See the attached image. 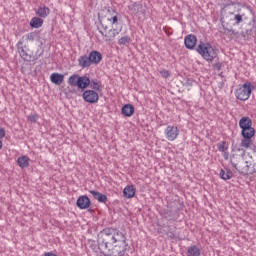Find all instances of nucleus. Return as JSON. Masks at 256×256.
Masks as SVG:
<instances>
[{
    "label": "nucleus",
    "instance_id": "f257e3e1",
    "mask_svg": "<svg viewBox=\"0 0 256 256\" xmlns=\"http://www.w3.org/2000/svg\"><path fill=\"white\" fill-rule=\"evenodd\" d=\"M127 236L119 230L105 228L98 234V249L104 256H125Z\"/></svg>",
    "mask_w": 256,
    "mask_h": 256
},
{
    "label": "nucleus",
    "instance_id": "f03ea898",
    "mask_svg": "<svg viewBox=\"0 0 256 256\" xmlns=\"http://www.w3.org/2000/svg\"><path fill=\"white\" fill-rule=\"evenodd\" d=\"M239 127L241 130L242 140L241 147L244 149H251L256 153V146L253 143V137H255V128H253V121L249 117H242L239 120Z\"/></svg>",
    "mask_w": 256,
    "mask_h": 256
},
{
    "label": "nucleus",
    "instance_id": "7ed1b4c3",
    "mask_svg": "<svg viewBox=\"0 0 256 256\" xmlns=\"http://www.w3.org/2000/svg\"><path fill=\"white\" fill-rule=\"evenodd\" d=\"M196 51L207 63H213V61L219 59V51L210 43L200 42Z\"/></svg>",
    "mask_w": 256,
    "mask_h": 256
},
{
    "label": "nucleus",
    "instance_id": "20e7f679",
    "mask_svg": "<svg viewBox=\"0 0 256 256\" xmlns=\"http://www.w3.org/2000/svg\"><path fill=\"white\" fill-rule=\"evenodd\" d=\"M98 31L104 37L105 41H113L116 35H119V30L115 28L109 29V26L103 21L99 22Z\"/></svg>",
    "mask_w": 256,
    "mask_h": 256
},
{
    "label": "nucleus",
    "instance_id": "39448f33",
    "mask_svg": "<svg viewBox=\"0 0 256 256\" xmlns=\"http://www.w3.org/2000/svg\"><path fill=\"white\" fill-rule=\"evenodd\" d=\"M251 84L245 83L235 90L234 95L239 101H247L251 97Z\"/></svg>",
    "mask_w": 256,
    "mask_h": 256
},
{
    "label": "nucleus",
    "instance_id": "423d86ee",
    "mask_svg": "<svg viewBox=\"0 0 256 256\" xmlns=\"http://www.w3.org/2000/svg\"><path fill=\"white\" fill-rule=\"evenodd\" d=\"M235 157H236L235 154L231 156L230 163L232 167H234L236 171H239V173H242L243 175H247V173H249V162H247L243 157L238 156L239 161L238 163H235V161H233Z\"/></svg>",
    "mask_w": 256,
    "mask_h": 256
},
{
    "label": "nucleus",
    "instance_id": "0eeeda50",
    "mask_svg": "<svg viewBox=\"0 0 256 256\" xmlns=\"http://www.w3.org/2000/svg\"><path fill=\"white\" fill-rule=\"evenodd\" d=\"M82 98L85 103H90V105H94L99 102V93L95 90H85L82 94Z\"/></svg>",
    "mask_w": 256,
    "mask_h": 256
},
{
    "label": "nucleus",
    "instance_id": "6e6552de",
    "mask_svg": "<svg viewBox=\"0 0 256 256\" xmlns=\"http://www.w3.org/2000/svg\"><path fill=\"white\" fill-rule=\"evenodd\" d=\"M164 135L168 141H175L179 137V128L177 126L169 125L164 130Z\"/></svg>",
    "mask_w": 256,
    "mask_h": 256
},
{
    "label": "nucleus",
    "instance_id": "1a4fd4ad",
    "mask_svg": "<svg viewBox=\"0 0 256 256\" xmlns=\"http://www.w3.org/2000/svg\"><path fill=\"white\" fill-rule=\"evenodd\" d=\"M128 11H130L131 15H145V13H147L145 6L137 2L130 4L128 6Z\"/></svg>",
    "mask_w": 256,
    "mask_h": 256
},
{
    "label": "nucleus",
    "instance_id": "9d476101",
    "mask_svg": "<svg viewBox=\"0 0 256 256\" xmlns=\"http://www.w3.org/2000/svg\"><path fill=\"white\" fill-rule=\"evenodd\" d=\"M91 65H99L103 61V55L97 50H93L88 55Z\"/></svg>",
    "mask_w": 256,
    "mask_h": 256
},
{
    "label": "nucleus",
    "instance_id": "9b49d317",
    "mask_svg": "<svg viewBox=\"0 0 256 256\" xmlns=\"http://www.w3.org/2000/svg\"><path fill=\"white\" fill-rule=\"evenodd\" d=\"M184 45L186 49H190V50L195 49V46L197 45V36L193 34L187 35L184 38Z\"/></svg>",
    "mask_w": 256,
    "mask_h": 256
},
{
    "label": "nucleus",
    "instance_id": "f8f14e48",
    "mask_svg": "<svg viewBox=\"0 0 256 256\" xmlns=\"http://www.w3.org/2000/svg\"><path fill=\"white\" fill-rule=\"evenodd\" d=\"M76 205L79 209H89V207H91V199L86 195L80 196L77 199Z\"/></svg>",
    "mask_w": 256,
    "mask_h": 256
},
{
    "label": "nucleus",
    "instance_id": "ddd939ff",
    "mask_svg": "<svg viewBox=\"0 0 256 256\" xmlns=\"http://www.w3.org/2000/svg\"><path fill=\"white\" fill-rule=\"evenodd\" d=\"M16 47L18 49L20 57H22L24 61H31V55L27 54L25 52V48H23V40H19L16 44Z\"/></svg>",
    "mask_w": 256,
    "mask_h": 256
},
{
    "label": "nucleus",
    "instance_id": "4468645a",
    "mask_svg": "<svg viewBox=\"0 0 256 256\" xmlns=\"http://www.w3.org/2000/svg\"><path fill=\"white\" fill-rule=\"evenodd\" d=\"M78 65L81 69H89L91 67V60L88 55H82L78 58Z\"/></svg>",
    "mask_w": 256,
    "mask_h": 256
},
{
    "label": "nucleus",
    "instance_id": "2eb2a0df",
    "mask_svg": "<svg viewBox=\"0 0 256 256\" xmlns=\"http://www.w3.org/2000/svg\"><path fill=\"white\" fill-rule=\"evenodd\" d=\"M135 193H137V190L133 185H128L123 190V195L126 199H133V197H135Z\"/></svg>",
    "mask_w": 256,
    "mask_h": 256
},
{
    "label": "nucleus",
    "instance_id": "dca6fc26",
    "mask_svg": "<svg viewBox=\"0 0 256 256\" xmlns=\"http://www.w3.org/2000/svg\"><path fill=\"white\" fill-rule=\"evenodd\" d=\"M89 193L94 197V199H96L98 203H107V195L95 190H90Z\"/></svg>",
    "mask_w": 256,
    "mask_h": 256
},
{
    "label": "nucleus",
    "instance_id": "f3484780",
    "mask_svg": "<svg viewBox=\"0 0 256 256\" xmlns=\"http://www.w3.org/2000/svg\"><path fill=\"white\" fill-rule=\"evenodd\" d=\"M91 85V79L87 76H80L78 79V89H87Z\"/></svg>",
    "mask_w": 256,
    "mask_h": 256
},
{
    "label": "nucleus",
    "instance_id": "a211bd4d",
    "mask_svg": "<svg viewBox=\"0 0 256 256\" xmlns=\"http://www.w3.org/2000/svg\"><path fill=\"white\" fill-rule=\"evenodd\" d=\"M49 13H51V9H49V7H47V6H40L36 10V15L38 17H40L41 19L47 18L49 16Z\"/></svg>",
    "mask_w": 256,
    "mask_h": 256
},
{
    "label": "nucleus",
    "instance_id": "6ab92c4d",
    "mask_svg": "<svg viewBox=\"0 0 256 256\" xmlns=\"http://www.w3.org/2000/svg\"><path fill=\"white\" fill-rule=\"evenodd\" d=\"M133 113H135V107H133V105L125 104L122 107V115H124V117H133Z\"/></svg>",
    "mask_w": 256,
    "mask_h": 256
},
{
    "label": "nucleus",
    "instance_id": "aec40b11",
    "mask_svg": "<svg viewBox=\"0 0 256 256\" xmlns=\"http://www.w3.org/2000/svg\"><path fill=\"white\" fill-rule=\"evenodd\" d=\"M63 79H65V76L59 73H52L50 76V81L55 85H61V83H63Z\"/></svg>",
    "mask_w": 256,
    "mask_h": 256
},
{
    "label": "nucleus",
    "instance_id": "412c9836",
    "mask_svg": "<svg viewBox=\"0 0 256 256\" xmlns=\"http://www.w3.org/2000/svg\"><path fill=\"white\" fill-rule=\"evenodd\" d=\"M30 27H32L33 29H39L43 27V19L39 17H33L30 20Z\"/></svg>",
    "mask_w": 256,
    "mask_h": 256
},
{
    "label": "nucleus",
    "instance_id": "4be33fe9",
    "mask_svg": "<svg viewBox=\"0 0 256 256\" xmlns=\"http://www.w3.org/2000/svg\"><path fill=\"white\" fill-rule=\"evenodd\" d=\"M29 161L30 159L27 156H21L17 159V163L21 169L29 167Z\"/></svg>",
    "mask_w": 256,
    "mask_h": 256
},
{
    "label": "nucleus",
    "instance_id": "5701e85b",
    "mask_svg": "<svg viewBox=\"0 0 256 256\" xmlns=\"http://www.w3.org/2000/svg\"><path fill=\"white\" fill-rule=\"evenodd\" d=\"M187 256H201V249L197 246H190L187 250Z\"/></svg>",
    "mask_w": 256,
    "mask_h": 256
},
{
    "label": "nucleus",
    "instance_id": "b1692460",
    "mask_svg": "<svg viewBox=\"0 0 256 256\" xmlns=\"http://www.w3.org/2000/svg\"><path fill=\"white\" fill-rule=\"evenodd\" d=\"M217 149L220 153L229 151V142L221 141L217 144Z\"/></svg>",
    "mask_w": 256,
    "mask_h": 256
},
{
    "label": "nucleus",
    "instance_id": "393cba45",
    "mask_svg": "<svg viewBox=\"0 0 256 256\" xmlns=\"http://www.w3.org/2000/svg\"><path fill=\"white\" fill-rule=\"evenodd\" d=\"M220 177L224 181H229V179H231L233 177V172H231V170H223L222 169L220 171Z\"/></svg>",
    "mask_w": 256,
    "mask_h": 256
},
{
    "label": "nucleus",
    "instance_id": "a878e982",
    "mask_svg": "<svg viewBox=\"0 0 256 256\" xmlns=\"http://www.w3.org/2000/svg\"><path fill=\"white\" fill-rule=\"evenodd\" d=\"M81 76L74 74L72 76L69 77L68 79V83L69 85H71V87H77V85L79 84V78Z\"/></svg>",
    "mask_w": 256,
    "mask_h": 256
},
{
    "label": "nucleus",
    "instance_id": "bb28decb",
    "mask_svg": "<svg viewBox=\"0 0 256 256\" xmlns=\"http://www.w3.org/2000/svg\"><path fill=\"white\" fill-rule=\"evenodd\" d=\"M90 87L93 89V91H101V82L97 80H91L90 81Z\"/></svg>",
    "mask_w": 256,
    "mask_h": 256
},
{
    "label": "nucleus",
    "instance_id": "cd10ccee",
    "mask_svg": "<svg viewBox=\"0 0 256 256\" xmlns=\"http://www.w3.org/2000/svg\"><path fill=\"white\" fill-rule=\"evenodd\" d=\"M243 17H245V14H235L232 21H234L233 25H239L240 23H243Z\"/></svg>",
    "mask_w": 256,
    "mask_h": 256
},
{
    "label": "nucleus",
    "instance_id": "c85d7f7f",
    "mask_svg": "<svg viewBox=\"0 0 256 256\" xmlns=\"http://www.w3.org/2000/svg\"><path fill=\"white\" fill-rule=\"evenodd\" d=\"M131 43V37L123 36L118 40V45H129Z\"/></svg>",
    "mask_w": 256,
    "mask_h": 256
},
{
    "label": "nucleus",
    "instance_id": "c756f323",
    "mask_svg": "<svg viewBox=\"0 0 256 256\" xmlns=\"http://www.w3.org/2000/svg\"><path fill=\"white\" fill-rule=\"evenodd\" d=\"M37 119H39V115L37 114H30L27 116V120L30 121V123H37Z\"/></svg>",
    "mask_w": 256,
    "mask_h": 256
},
{
    "label": "nucleus",
    "instance_id": "7c9ffc66",
    "mask_svg": "<svg viewBox=\"0 0 256 256\" xmlns=\"http://www.w3.org/2000/svg\"><path fill=\"white\" fill-rule=\"evenodd\" d=\"M5 135H6L5 128H0V149H3L2 139L5 137Z\"/></svg>",
    "mask_w": 256,
    "mask_h": 256
},
{
    "label": "nucleus",
    "instance_id": "2f4dec72",
    "mask_svg": "<svg viewBox=\"0 0 256 256\" xmlns=\"http://www.w3.org/2000/svg\"><path fill=\"white\" fill-rule=\"evenodd\" d=\"M107 21H110V23H112V25H115V24L119 23V18L117 17V15H115L111 18H107Z\"/></svg>",
    "mask_w": 256,
    "mask_h": 256
},
{
    "label": "nucleus",
    "instance_id": "473e14b6",
    "mask_svg": "<svg viewBox=\"0 0 256 256\" xmlns=\"http://www.w3.org/2000/svg\"><path fill=\"white\" fill-rule=\"evenodd\" d=\"M160 75H161L164 79H167L168 77L171 76V73L169 72V70H161V71H160Z\"/></svg>",
    "mask_w": 256,
    "mask_h": 256
},
{
    "label": "nucleus",
    "instance_id": "72a5a7b5",
    "mask_svg": "<svg viewBox=\"0 0 256 256\" xmlns=\"http://www.w3.org/2000/svg\"><path fill=\"white\" fill-rule=\"evenodd\" d=\"M27 39H28V41H35V34L29 33V34L27 35Z\"/></svg>",
    "mask_w": 256,
    "mask_h": 256
},
{
    "label": "nucleus",
    "instance_id": "f704fd0d",
    "mask_svg": "<svg viewBox=\"0 0 256 256\" xmlns=\"http://www.w3.org/2000/svg\"><path fill=\"white\" fill-rule=\"evenodd\" d=\"M223 154V158L225 159V161H229V151L226 150L225 152H222Z\"/></svg>",
    "mask_w": 256,
    "mask_h": 256
},
{
    "label": "nucleus",
    "instance_id": "c9c22d12",
    "mask_svg": "<svg viewBox=\"0 0 256 256\" xmlns=\"http://www.w3.org/2000/svg\"><path fill=\"white\" fill-rule=\"evenodd\" d=\"M231 5H238V3L237 2H233V1H229L226 5H225V7H229V6H231Z\"/></svg>",
    "mask_w": 256,
    "mask_h": 256
},
{
    "label": "nucleus",
    "instance_id": "e433bc0d",
    "mask_svg": "<svg viewBox=\"0 0 256 256\" xmlns=\"http://www.w3.org/2000/svg\"><path fill=\"white\" fill-rule=\"evenodd\" d=\"M215 67H216V69H218V71L221 70V63L217 62L215 64Z\"/></svg>",
    "mask_w": 256,
    "mask_h": 256
},
{
    "label": "nucleus",
    "instance_id": "4c0bfd02",
    "mask_svg": "<svg viewBox=\"0 0 256 256\" xmlns=\"http://www.w3.org/2000/svg\"><path fill=\"white\" fill-rule=\"evenodd\" d=\"M44 256H56L53 252H47L44 254Z\"/></svg>",
    "mask_w": 256,
    "mask_h": 256
},
{
    "label": "nucleus",
    "instance_id": "58836bf2",
    "mask_svg": "<svg viewBox=\"0 0 256 256\" xmlns=\"http://www.w3.org/2000/svg\"><path fill=\"white\" fill-rule=\"evenodd\" d=\"M218 87H219L220 89H223V82H219V83H218Z\"/></svg>",
    "mask_w": 256,
    "mask_h": 256
},
{
    "label": "nucleus",
    "instance_id": "ea45409f",
    "mask_svg": "<svg viewBox=\"0 0 256 256\" xmlns=\"http://www.w3.org/2000/svg\"><path fill=\"white\" fill-rule=\"evenodd\" d=\"M169 237H170V239H175V234L171 233V234L169 235Z\"/></svg>",
    "mask_w": 256,
    "mask_h": 256
},
{
    "label": "nucleus",
    "instance_id": "a19ab883",
    "mask_svg": "<svg viewBox=\"0 0 256 256\" xmlns=\"http://www.w3.org/2000/svg\"><path fill=\"white\" fill-rule=\"evenodd\" d=\"M253 171L256 173V163L253 164Z\"/></svg>",
    "mask_w": 256,
    "mask_h": 256
},
{
    "label": "nucleus",
    "instance_id": "79ce46f5",
    "mask_svg": "<svg viewBox=\"0 0 256 256\" xmlns=\"http://www.w3.org/2000/svg\"><path fill=\"white\" fill-rule=\"evenodd\" d=\"M228 31H229L230 33H233L234 35L236 34V33H235V30H233V29H230V30L228 29Z\"/></svg>",
    "mask_w": 256,
    "mask_h": 256
},
{
    "label": "nucleus",
    "instance_id": "37998d69",
    "mask_svg": "<svg viewBox=\"0 0 256 256\" xmlns=\"http://www.w3.org/2000/svg\"><path fill=\"white\" fill-rule=\"evenodd\" d=\"M249 31H251V30H247L246 33H249Z\"/></svg>",
    "mask_w": 256,
    "mask_h": 256
}]
</instances>
